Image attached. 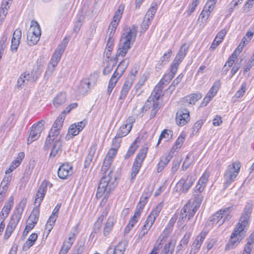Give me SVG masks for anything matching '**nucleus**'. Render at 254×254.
Instances as JSON below:
<instances>
[{
    "label": "nucleus",
    "instance_id": "nucleus-6",
    "mask_svg": "<svg viewBox=\"0 0 254 254\" xmlns=\"http://www.w3.org/2000/svg\"><path fill=\"white\" fill-rule=\"evenodd\" d=\"M41 31L39 24L35 20H32L30 27L27 32V41L28 44L32 46L39 41Z\"/></svg>",
    "mask_w": 254,
    "mask_h": 254
},
{
    "label": "nucleus",
    "instance_id": "nucleus-14",
    "mask_svg": "<svg viewBox=\"0 0 254 254\" xmlns=\"http://www.w3.org/2000/svg\"><path fill=\"white\" fill-rule=\"evenodd\" d=\"M189 46L184 43L180 47L179 53L177 55L176 58L173 61L172 64L177 66L179 67L180 64L182 62L184 58L185 57L188 50H189Z\"/></svg>",
    "mask_w": 254,
    "mask_h": 254
},
{
    "label": "nucleus",
    "instance_id": "nucleus-56",
    "mask_svg": "<svg viewBox=\"0 0 254 254\" xmlns=\"http://www.w3.org/2000/svg\"><path fill=\"white\" fill-rule=\"evenodd\" d=\"M27 84L26 80L22 75L19 77L17 80V87L18 88L22 89L24 86Z\"/></svg>",
    "mask_w": 254,
    "mask_h": 254
},
{
    "label": "nucleus",
    "instance_id": "nucleus-17",
    "mask_svg": "<svg viewBox=\"0 0 254 254\" xmlns=\"http://www.w3.org/2000/svg\"><path fill=\"white\" fill-rule=\"evenodd\" d=\"M162 207L163 204L162 203H159L148 216L145 224L152 227L156 218L159 214Z\"/></svg>",
    "mask_w": 254,
    "mask_h": 254
},
{
    "label": "nucleus",
    "instance_id": "nucleus-41",
    "mask_svg": "<svg viewBox=\"0 0 254 254\" xmlns=\"http://www.w3.org/2000/svg\"><path fill=\"white\" fill-rule=\"evenodd\" d=\"M125 8V5L123 4H121L119 6L115 14L113 17V20H116V21H119L121 18L122 17V14L123 13L124 10Z\"/></svg>",
    "mask_w": 254,
    "mask_h": 254
},
{
    "label": "nucleus",
    "instance_id": "nucleus-7",
    "mask_svg": "<svg viewBox=\"0 0 254 254\" xmlns=\"http://www.w3.org/2000/svg\"><path fill=\"white\" fill-rule=\"evenodd\" d=\"M240 167V163L238 161L233 162L232 165H230L227 167L224 175V178L225 181V186L226 188L234 181L239 173Z\"/></svg>",
    "mask_w": 254,
    "mask_h": 254
},
{
    "label": "nucleus",
    "instance_id": "nucleus-5",
    "mask_svg": "<svg viewBox=\"0 0 254 254\" xmlns=\"http://www.w3.org/2000/svg\"><path fill=\"white\" fill-rule=\"evenodd\" d=\"M197 194H193L194 198L192 204L189 201L182 208L178 222L185 221L187 218L188 220H190L194 216L203 199L201 194L197 193Z\"/></svg>",
    "mask_w": 254,
    "mask_h": 254
},
{
    "label": "nucleus",
    "instance_id": "nucleus-31",
    "mask_svg": "<svg viewBox=\"0 0 254 254\" xmlns=\"http://www.w3.org/2000/svg\"><path fill=\"white\" fill-rule=\"evenodd\" d=\"M222 210L216 212L213 215L211 216L209 218V221L212 222V224H218L221 221V219L223 218Z\"/></svg>",
    "mask_w": 254,
    "mask_h": 254
},
{
    "label": "nucleus",
    "instance_id": "nucleus-12",
    "mask_svg": "<svg viewBox=\"0 0 254 254\" xmlns=\"http://www.w3.org/2000/svg\"><path fill=\"white\" fill-rule=\"evenodd\" d=\"M157 9V5L155 4V5L152 6L150 9L146 12L144 20L142 21L141 24V28L143 31H145L147 30L151 24L152 19L156 12Z\"/></svg>",
    "mask_w": 254,
    "mask_h": 254
},
{
    "label": "nucleus",
    "instance_id": "nucleus-18",
    "mask_svg": "<svg viewBox=\"0 0 254 254\" xmlns=\"http://www.w3.org/2000/svg\"><path fill=\"white\" fill-rule=\"evenodd\" d=\"M60 132V129L52 127L45 143L44 147L45 150H47L50 149L51 142L56 140L59 135Z\"/></svg>",
    "mask_w": 254,
    "mask_h": 254
},
{
    "label": "nucleus",
    "instance_id": "nucleus-37",
    "mask_svg": "<svg viewBox=\"0 0 254 254\" xmlns=\"http://www.w3.org/2000/svg\"><path fill=\"white\" fill-rule=\"evenodd\" d=\"M174 248V246L172 245L170 241L164 246L160 254H173Z\"/></svg>",
    "mask_w": 254,
    "mask_h": 254
},
{
    "label": "nucleus",
    "instance_id": "nucleus-8",
    "mask_svg": "<svg viewBox=\"0 0 254 254\" xmlns=\"http://www.w3.org/2000/svg\"><path fill=\"white\" fill-rule=\"evenodd\" d=\"M147 151L148 148L144 147L142 149H141L138 154H137L132 167L130 179L131 182L133 181L134 179L138 174L142 166V162L146 157Z\"/></svg>",
    "mask_w": 254,
    "mask_h": 254
},
{
    "label": "nucleus",
    "instance_id": "nucleus-54",
    "mask_svg": "<svg viewBox=\"0 0 254 254\" xmlns=\"http://www.w3.org/2000/svg\"><path fill=\"white\" fill-rule=\"evenodd\" d=\"M246 83H243L242 84V85H241V89L239 90H238L235 94V96L236 98H240L244 95V93L246 90Z\"/></svg>",
    "mask_w": 254,
    "mask_h": 254
},
{
    "label": "nucleus",
    "instance_id": "nucleus-57",
    "mask_svg": "<svg viewBox=\"0 0 254 254\" xmlns=\"http://www.w3.org/2000/svg\"><path fill=\"white\" fill-rule=\"evenodd\" d=\"M119 147V142H118V144L116 145V147H113V148H111L109 150V152L108 153V154L106 155V156L111 157L112 160H113V158L115 156Z\"/></svg>",
    "mask_w": 254,
    "mask_h": 254
},
{
    "label": "nucleus",
    "instance_id": "nucleus-61",
    "mask_svg": "<svg viewBox=\"0 0 254 254\" xmlns=\"http://www.w3.org/2000/svg\"><path fill=\"white\" fill-rule=\"evenodd\" d=\"M242 60H241V61L240 63H236L234 64V65L232 67L231 71V77H232L240 69L241 67V62H242Z\"/></svg>",
    "mask_w": 254,
    "mask_h": 254
},
{
    "label": "nucleus",
    "instance_id": "nucleus-52",
    "mask_svg": "<svg viewBox=\"0 0 254 254\" xmlns=\"http://www.w3.org/2000/svg\"><path fill=\"white\" fill-rule=\"evenodd\" d=\"M7 40V34H5L3 35L0 41V53L1 54L3 52V50L5 47V44Z\"/></svg>",
    "mask_w": 254,
    "mask_h": 254
},
{
    "label": "nucleus",
    "instance_id": "nucleus-49",
    "mask_svg": "<svg viewBox=\"0 0 254 254\" xmlns=\"http://www.w3.org/2000/svg\"><path fill=\"white\" fill-rule=\"evenodd\" d=\"M75 238V235L74 233L70 235V236L68 238L67 240L64 242L63 245L67 247L68 248H70L72 244L73 243Z\"/></svg>",
    "mask_w": 254,
    "mask_h": 254
},
{
    "label": "nucleus",
    "instance_id": "nucleus-43",
    "mask_svg": "<svg viewBox=\"0 0 254 254\" xmlns=\"http://www.w3.org/2000/svg\"><path fill=\"white\" fill-rule=\"evenodd\" d=\"M45 193L43 192H39V191L37 190L36 194L35 195L34 204L36 206L39 207L42 201L44 196Z\"/></svg>",
    "mask_w": 254,
    "mask_h": 254
},
{
    "label": "nucleus",
    "instance_id": "nucleus-22",
    "mask_svg": "<svg viewBox=\"0 0 254 254\" xmlns=\"http://www.w3.org/2000/svg\"><path fill=\"white\" fill-rule=\"evenodd\" d=\"M178 66L172 64L171 69L170 73L166 74L164 75V77L161 81H163V83L164 85H167L173 78L177 71Z\"/></svg>",
    "mask_w": 254,
    "mask_h": 254
},
{
    "label": "nucleus",
    "instance_id": "nucleus-45",
    "mask_svg": "<svg viewBox=\"0 0 254 254\" xmlns=\"http://www.w3.org/2000/svg\"><path fill=\"white\" fill-rule=\"evenodd\" d=\"M118 80V78L113 77V76H112V77L111 78V79L109 81L108 89H107V93L109 95H110L111 94L113 89L116 85V83Z\"/></svg>",
    "mask_w": 254,
    "mask_h": 254
},
{
    "label": "nucleus",
    "instance_id": "nucleus-25",
    "mask_svg": "<svg viewBox=\"0 0 254 254\" xmlns=\"http://www.w3.org/2000/svg\"><path fill=\"white\" fill-rule=\"evenodd\" d=\"M66 101V94L64 93H60L54 98L53 104L56 108H58L63 105Z\"/></svg>",
    "mask_w": 254,
    "mask_h": 254
},
{
    "label": "nucleus",
    "instance_id": "nucleus-1",
    "mask_svg": "<svg viewBox=\"0 0 254 254\" xmlns=\"http://www.w3.org/2000/svg\"><path fill=\"white\" fill-rule=\"evenodd\" d=\"M253 210V204L248 203L242 213L239 223L235 227L228 241L226 250H230L236 247L245 236L244 230L249 225L250 216Z\"/></svg>",
    "mask_w": 254,
    "mask_h": 254
},
{
    "label": "nucleus",
    "instance_id": "nucleus-46",
    "mask_svg": "<svg viewBox=\"0 0 254 254\" xmlns=\"http://www.w3.org/2000/svg\"><path fill=\"white\" fill-rule=\"evenodd\" d=\"M48 184L50 185V187L52 186V184H50L49 182H48L47 181L45 180H44L41 184L38 190L39 192H43L45 194L47 190V187Z\"/></svg>",
    "mask_w": 254,
    "mask_h": 254
},
{
    "label": "nucleus",
    "instance_id": "nucleus-39",
    "mask_svg": "<svg viewBox=\"0 0 254 254\" xmlns=\"http://www.w3.org/2000/svg\"><path fill=\"white\" fill-rule=\"evenodd\" d=\"M129 64V59L128 58H126L123 60L120 64L118 65L117 68H116L118 71L121 72V74H123V73L126 70V68L128 66Z\"/></svg>",
    "mask_w": 254,
    "mask_h": 254
},
{
    "label": "nucleus",
    "instance_id": "nucleus-28",
    "mask_svg": "<svg viewBox=\"0 0 254 254\" xmlns=\"http://www.w3.org/2000/svg\"><path fill=\"white\" fill-rule=\"evenodd\" d=\"M65 116V111H64L58 117L55 123H54L52 127L53 128H57L61 130L63 127V124Z\"/></svg>",
    "mask_w": 254,
    "mask_h": 254
},
{
    "label": "nucleus",
    "instance_id": "nucleus-50",
    "mask_svg": "<svg viewBox=\"0 0 254 254\" xmlns=\"http://www.w3.org/2000/svg\"><path fill=\"white\" fill-rule=\"evenodd\" d=\"M68 132L69 135H72L71 137L77 135L79 133L77 127L76 126V124H73L70 126Z\"/></svg>",
    "mask_w": 254,
    "mask_h": 254
},
{
    "label": "nucleus",
    "instance_id": "nucleus-29",
    "mask_svg": "<svg viewBox=\"0 0 254 254\" xmlns=\"http://www.w3.org/2000/svg\"><path fill=\"white\" fill-rule=\"evenodd\" d=\"M39 216V207L35 206L32 211L28 221L32 223L36 224L38 220Z\"/></svg>",
    "mask_w": 254,
    "mask_h": 254
},
{
    "label": "nucleus",
    "instance_id": "nucleus-35",
    "mask_svg": "<svg viewBox=\"0 0 254 254\" xmlns=\"http://www.w3.org/2000/svg\"><path fill=\"white\" fill-rule=\"evenodd\" d=\"M201 98L200 93H194L190 95V96L186 97L185 100L189 104H194Z\"/></svg>",
    "mask_w": 254,
    "mask_h": 254
},
{
    "label": "nucleus",
    "instance_id": "nucleus-48",
    "mask_svg": "<svg viewBox=\"0 0 254 254\" xmlns=\"http://www.w3.org/2000/svg\"><path fill=\"white\" fill-rule=\"evenodd\" d=\"M183 76L184 75L182 74H180L179 76H178V77L175 79V80L172 83L171 85L169 86V89L171 91H173L175 89V87L181 81Z\"/></svg>",
    "mask_w": 254,
    "mask_h": 254
},
{
    "label": "nucleus",
    "instance_id": "nucleus-53",
    "mask_svg": "<svg viewBox=\"0 0 254 254\" xmlns=\"http://www.w3.org/2000/svg\"><path fill=\"white\" fill-rule=\"evenodd\" d=\"M121 56V55H118V52L115 57H112L110 60L107 61L108 64L110 65L112 67L114 68L116 66L117 61L118 57Z\"/></svg>",
    "mask_w": 254,
    "mask_h": 254
},
{
    "label": "nucleus",
    "instance_id": "nucleus-2",
    "mask_svg": "<svg viewBox=\"0 0 254 254\" xmlns=\"http://www.w3.org/2000/svg\"><path fill=\"white\" fill-rule=\"evenodd\" d=\"M116 178L113 177L112 171L110 170L107 176H103L98 185L96 196L97 199L102 198V201H106L116 186Z\"/></svg>",
    "mask_w": 254,
    "mask_h": 254
},
{
    "label": "nucleus",
    "instance_id": "nucleus-9",
    "mask_svg": "<svg viewBox=\"0 0 254 254\" xmlns=\"http://www.w3.org/2000/svg\"><path fill=\"white\" fill-rule=\"evenodd\" d=\"M45 121L41 120L34 124L31 127L29 135L27 139V143L30 144L36 140L40 136L44 129Z\"/></svg>",
    "mask_w": 254,
    "mask_h": 254
},
{
    "label": "nucleus",
    "instance_id": "nucleus-60",
    "mask_svg": "<svg viewBox=\"0 0 254 254\" xmlns=\"http://www.w3.org/2000/svg\"><path fill=\"white\" fill-rule=\"evenodd\" d=\"M151 227L150 226L144 224L143 225L142 230L139 234V237H143L147 233L148 230L151 228Z\"/></svg>",
    "mask_w": 254,
    "mask_h": 254
},
{
    "label": "nucleus",
    "instance_id": "nucleus-62",
    "mask_svg": "<svg viewBox=\"0 0 254 254\" xmlns=\"http://www.w3.org/2000/svg\"><path fill=\"white\" fill-rule=\"evenodd\" d=\"M185 135L183 134H181L178 139L176 140L175 146L177 148L178 147H180L183 143L184 142L185 140Z\"/></svg>",
    "mask_w": 254,
    "mask_h": 254
},
{
    "label": "nucleus",
    "instance_id": "nucleus-11",
    "mask_svg": "<svg viewBox=\"0 0 254 254\" xmlns=\"http://www.w3.org/2000/svg\"><path fill=\"white\" fill-rule=\"evenodd\" d=\"M67 41L65 38H64L63 41V43L60 45L55 51L50 62V64L53 67V69H54L55 67L57 66L58 63L59 62L61 56L67 45Z\"/></svg>",
    "mask_w": 254,
    "mask_h": 254
},
{
    "label": "nucleus",
    "instance_id": "nucleus-24",
    "mask_svg": "<svg viewBox=\"0 0 254 254\" xmlns=\"http://www.w3.org/2000/svg\"><path fill=\"white\" fill-rule=\"evenodd\" d=\"M131 128L132 125L130 123L122 125L118 130L116 137H122L126 136L129 132Z\"/></svg>",
    "mask_w": 254,
    "mask_h": 254
},
{
    "label": "nucleus",
    "instance_id": "nucleus-64",
    "mask_svg": "<svg viewBox=\"0 0 254 254\" xmlns=\"http://www.w3.org/2000/svg\"><path fill=\"white\" fill-rule=\"evenodd\" d=\"M42 71V67H41L40 65H37L36 67H34V68L33 69L32 71H31V73L33 75H37V78L39 77V76L41 74V72Z\"/></svg>",
    "mask_w": 254,
    "mask_h": 254
},
{
    "label": "nucleus",
    "instance_id": "nucleus-38",
    "mask_svg": "<svg viewBox=\"0 0 254 254\" xmlns=\"http://www.w3.org/2000/svg\"><path fill=\"white\" fill-rule=\"evenodd\" d=\"M232 207H226L223 210H222V212L223 213L222 216L224 218L220 222V223L218 224V226H220L222 225L225 221L229 220L231 218V215L229 213V211L231 209Z\"/></svg>",
    "mask_w": 254,
    "mask_h": 254
},
{
    "label": "nucleus",
    "instance_id": "nucleus-47",
    "mask_svg": "<svg viewBox=\"0 0 254 254\" xmlns=\"http://www.w3.org/2000/svg\"><path fill=\"white\" fill-rule=\"evenodd\" d=\"M254 65V54L251 57L250 60L248 61L245 66L244 70V75H245L246 73L248 72L251 68Z\"/></svg>",
    "mask_w": 254,
    "mask_h": 254
},
{
    "label": "nucleus",
    "instance_id": "nucleus-63",
    "mask_svg": "<svg viewBox=\"0 0 254 254\" xmlns=\"http://www.w3.org/2000/svg\"><path fill=\"white\" fill-rule=\"evenodd\" d=\"M203 124V121L202 120L198 121L196 122L193 127V132H197L199 129L201 127Z\"/></svg>",
    "mask_w": 254,
    "mask_h": 254
},
{
    "label": "nucleus",
    "instance_id": "nucleus-58",
    "mask_svg": "<svg viewBox=\"0 0 254 254\" xmlns=\"http://www.w3.org/2000/svg\"><path fill=\"white\" fill-rule=\"evenodd\" d=\"M205 186L200 184L198 183L197 185L195 187V189L193 192L194 195H197V194H201L202 191L204 190Z\"/></svg>",
    "mask_w": 254,
    "mask_h": 254
},
{
    "label": "nucleus",
    "instance_id": "nucleus-51",
    "mask_svg": "<svg viewBox=\"0 0 254 254\" xmlns=\"http://www.w3.org/2000/svg\"><path fill=\"white\" fill-rule=\"evenodd\" d=\"M209 176V174L207 172H205L201 177L199 180L198 183H200L205 187L206 184L208 181V179Z\"/></svg>",
    "mask_w": 254,
    "mask_h": 254
},
{
    "label": "nucleus",
    "instance_id": "nucleus-55",
    "mask_svg": "<svg viewBox=\"0 0 254 254\" xmlns=\"http://www.w3.org/2000/svg\"><path fill=\"white\" fill-rule=\"evenodd\" d=\"M119 21H116V20H113L111 22V25L109 26V30H110V33L109 34V36L112 37V35L114 33L115 30L118 25Z\"/></svg>",
    "mask_w": 254,
    "mask_h": 254
},
{
    "label": "nucleus",
    "instance_id": "nucleus-21",
    "mask_svg": "<svg viewBox=\"0 0 254 254\" xmlns=\"http://www.w3.org/2000/svg\"><path fill=\"white\" fill-rule=\"evenodd\" d=\"M92 83L89 78H85L80 81L78 87V91L80 94H84L90 89Z\"/></svg>",
    "mask_w": 254,
    "mask_h": 254
},
{
    "label": "nucleus",
    "instance_id": "nucleus-40",
    "mask_svg": "<svg viewBox=\"0 0 254 254\" xmlns=\"http://www.w3.org/2000/svg\"><path fill=\"white\" fill-rule=\"evenodd\" d=\"M138 147V145L136 144V141L135 140L130 146L127 152V153L126 155L125 156V159H127L131 156H132L134 154Z\"/></svg>",
    "mask_w": 254,
    "mask_h": 254
},
{
    "label": "nucleus",
    "instance_id": "nucleus-19",
    "mask_svg": "<svg viewBox=\"0 0 254 254\" xmlns=\"http://www.w3.org/2000/svg\"><path fill=\"white\" fill-rule=\"evenodd\" d=\"M133 82V77H128L125 80L123 84L122 90L121 91L120 95L119 97L120 100H124L126 97L130 87H131Z\"/></svg>",
    "mask_w": 254,
    "mask_h": 254
},
{
    "label": "nucleus",
    "instance_id": "nucleus-36",
    "mask_svg": "<svg viewBox=\"0 0 254 254\" xmlns=\"http://www.w3.org/2000/svg\"><path fill=\"white\" fill-rule=\"evenodd\" d=\"M13 204V198L12 197H10L8 201L5 203L1 212H3L5 214L8 215Z\"/></svg>",
    "mask_w": 254,
    "mask_h": 254
},
{
    "label": "nucleus",
    "instance_id": "nucleus-20",
    "mask_svg": "<svg viewBox=\"0 0 254 254\" xmlns=\"http://www.w3.org/2000/svg\"><path fill=\"white\" fill-rule=\"evenodd\" d=\"M21 37V31L17 29L13 33L11 39V50L12 52H16L20 43Z\"/></svg>",
    "mask_w": 254,
    "mask_h": 254
},
{
    "label": "nucleus",
    "instance_id": "nucleus-3",
    "mask_svg": "<svg viewBox=\"0 0 254 254\" xmlns=\"http://www.w3.org/2000/svg\"><path fill=\"white\" fill-rule=\"evenodd\" d=\"M164 85L163 81L159 82L155 87L151 96L148 98L145 105L141 109L142 112H144V111H146L149 109L151 108L150 118H154L160 109L158 100L161 95Z\"/></svg>",
    "mask_w": 254,
    "mask_h": 254
},
{
    "label": "nucleus",
    "instance_id": "nucleus-16",
    "mask_svg": "<svg viewBox=\"0 0 254 254\" xmlns=\"http://www.w3.org/2000/svg\"><path fill=\"white\" fill-rule=\"evenodd\" d=\"M194 179L190 175H188L186 179L182 178L177 183V186L182 188V192H187L192 186Z\"/></svg>",
    "mask_w": 254,
    "mask_h": 254
},
{
    "label": "nucleus",
    "instance_id": "nucleus-10",
    "mask_svg": "<svg viewBox=\"0 0 254 254\" xmlns=\"http://www.w3.org/2000/svg\"><path fill=\"white\" fill-rule=\"evenodd\" d=\"M21 218V213L19 212L13 213L6 227L4 238L5 240L8 239L14 230L15 229L18 223Z\"/></svg>",
    "mask_w": 254,
    "mask_h": 254
},
{
    "label": "nucleus",
    "instance_id": "nucleus-30",
    "mask_svg": "<svg viewBox=\"0 0 254 254\" xmlns=\"http://www.w3.org/2000/svg\"><path fill=\"white\" fill-rule=\"evenodd\" d=\"M96 148L94 146L91 147L89 149V153L86 157L84 162V167L87 168L90 164L92 161L94 154L95 152Z\"/></svg>",
    "mask_w": 254,
    "mask_h": 254
},
{
    "label": "nucleus",
    "instance_id": "nucleus-44",
    "mask_svg": "<svg viewBox=\"0 0 254 254\" xmlns=\"http://www.w3.org/2000/svg\"><path fill=\"white\" fill-rule=\"evenodd\" d=\"M220 86L221 83L220 80H217L214 82L213 85L209 91L210 93L212 94V95H211V97H214L216 95Z\"/></svg>",
    "mask_w": 254,
    "mask_h": 254
},
{
    "label": "nucleus",
    "instance_id": "nucleus-13",
    "mask_svg": "<svg viewBox=\"0 0 254 254\" xmlns=\"http://www.w3.org/2000/svg\"><path fill=\"white\" fill-rule=\"evenodd\" d=\"M189 120V112L187 109L182 108L178 111L176 117V121L177 125L180 126H183L186 125Z\"/></svg>",
    "mask_w": 254,
    "mask_h": 254
},
{
    "label": "nucleus",
    "instance_id": "nucleus-26",
    "mask_svg": "<svg viewBox=\"0 0 254 254\" xmlns=\"http://www.w3.org/2000/svg\"><path fill=\"white\" fill-rule=\"evenodd\" d=\"M114 224V218L113 217L110 216L107 219L105 226L104 227L103 234L104 236L109 235L112 230Z\"/></svg>",
    "mask_w": 254,
    "mask_h": 254
},
{
    "label": "nucleus",
    "instance_id": "nucleus-27",
    "mask_svg": "<svg viewBox=\"0 0 254 254\" xmlns=\"http://www.w3.org/2000/svg\"><path fill=\"white\" fill-rule=\"evenodd\" d=\"M38 236L36 233L32 234L28 239L27 240L26 242L24 243L23 246V249L25 251L28 250L31 246H32L35 242L37 239Z\"/></svg>",
    "mask_w": 254,
    "mask_h": 254
},
{
    "label": "nucleus",
    "instance_id": "nucleus-15",
    "mask_svg": "<svg viewBox=\"0 0 254 254\" xmlns=\"http://www.w3.org/2000/svg\"><path fill=\"white\" fill-rule=\"evenodd\" d=\"M72 174V167L67 164H63L58 169V175L62 179H66Z\"/></svg>",
    "mask_w": 254,
    "mask_h": 254
},
{
    "label": "nucleus",
    "instance_id": "nucleus-32",
    "mask_svg": "<svg viewBox=\"0 0 254 254\" xmlns=\"http://www.w3.org/2000/svg\"><path fill=\"white\" fill-rule=\"evenodd\" d=\"M205 236L206 233L201 232L199 235L196 237L195 241H194L192 245L193 247L196 249H199L203 241H204Z\"/></svg>",
    "mask_w": 254,
    "mask_h": 254
},
{
    "label": "nucleus",
    "instance_id": "nucleus-4",
    "mask_svg": "<svg viewBox=\"0 0 254 254\" xmlns=\"http://www.w3.org/2000/svg\"><path fill=\"white\" fill-rule=\"evenodd\" d=\"M137 27L134 25L131 28H126L122 36L120 41V47L118 49V55L124 57L130 48V45L135 40Z\"/></svg>",
    "mask_w": 254,
    "mask_h": 254
},
{
    "label": "nucleus",
    "instance_id": "nucleus-23",
    "mask_svg": "<svg viewBox=\"0 0 254 254\" xmlns=\"http://www.w3.org/2000/svg\"><path fill=\"white\" fill-rule=\"evenodd\" d=\"M52 147L51 153L50 154V157H54L58 153L59 151L61 150L62 146V142L60 137L59 138L56 139L54 141Z\"/></svg>",
    "mask_w": 254,
    "mask_h": 254
},
{
    "label": "nucleus",
    "instance_id": "nucleus-33",
    "mask_svg": "<svg viewBox=\"0 0 254 254\" xmlns=\"http://www.w3.org/2000/svg\"><path fill=\"white\" fill-rule=\"evenodd\" d=\"M191 234L190 232L187 233L183 238L180 241L179 245L177 247L179 251L182 250L187 247V244L189 241Z\"/></svg>",
    "mask_w": 254,
    "mask_h": 254
},
{
    "label": "nucleus",
    "instance_id": "nucleus-59",
    "mask_svg": "<svg viewBox=\"0 0 254 254\" xmlns=\"http://www.w3.org/2000/svg\"><path fill=\"white\" fill-rule=\"evenodd\" d=\"M122 244L119 243L117 246L114 249L113 254H124L125 248L121 246Z\"/></svg>",
    "mask_w": 254,
    "mask_h": 254
},
{
    "label": "nucleus",
    "instance_id": "nucleus-42",
    "mask_svg": "<svg viewBox=\"0 0 254 254\" xmlns=\"http://www.w3.org/2000/svg\"><path fill=\"white\" fill-rule=\"evenodd\" d=\"M24 79L26 80V82L28 83V82H34L37 79V75H33L32 73H23L21 74Z\"/></svg>",
    "mask_w": 254,
    "mask_h": 254
},
{
    "label": "nucleus",
    "instance_id": "nucleus-34",
    "mask_svg": "<svg viewBox=\"0 0 254 254\" xmlns=\"http://www.w3.org/2000/svg\"><path fill=\"white\" fill-rule=\"evenodd\" d=\"M211 11L212 10L211 9L209 8L207 9L206 8V6H205L204 7L203 10L202 11L199 15L198 21H199L200 20H201V22L202 23L205 22L209 16Z\"/></svg>",
    "mask_w": 254,
    "mask_h": 254
}]
</instances>
